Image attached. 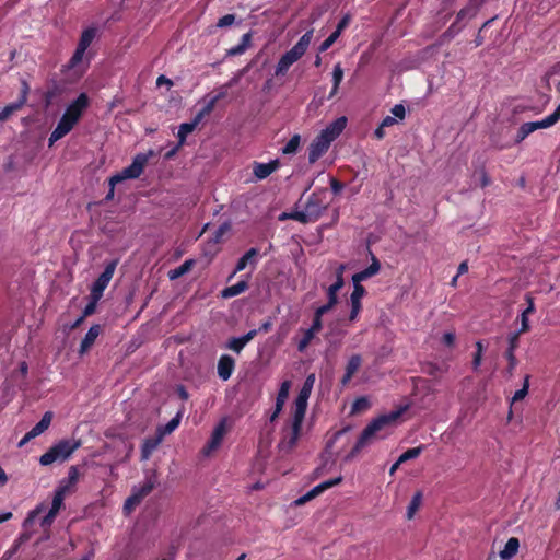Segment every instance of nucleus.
<instances>
[{
    "label": "nucleus",
    "mask_w": 560,
    "mask_h": 560,
    "mask_svg": "<svg viewBox=\"0 0 560 560\" xmlns=\"http://www.w3.org/2000/svg\"><path fill=\"white\" fill-rule=\"evenodd\" d=\"M527 393H528V376L525 380L524 386L514 393L513 401L523 399L527 395Z\"/></svg>",
    "instance_id": "obj_55"
},
{
    "label": "nucleus",
    "mask_w": 560,
    "mask_h": 560,
    "mask_svg": "<svg viewBox=\"0 0 560 560\" xmlns=\"http://www.w3.org/2000/svg\"><path fill=\"white\" fill-rule=\"evenodd\" d=\"M225 93L224 92H221L219 93L218 95L213 96L203 107L202 109H200L196 116L194 117L198 122H201V120L210 115L212 113V110L214 109L215 107V104L219 102V100H221L222 97H224Z\"/></svg>",
    "instance_id": "obj_31"
},
{
    "label": "nucleus",
    "mask_w": 560,
    "mask_h": 560,
    "mask_svg": "<svg viewBox=\"0 0 560 560\" xmlns=\"http://www.w3.org/2000/svg\"><path fill=\"white\" fill-rule=\"evenodd\" d=\"M57 514L48 511V513L42 518L40 526L43 528L49 527L55 521Z\"/></svg>",
    "instance_id": "obj_59"
},
{
    "label": "nucleus",
    "mask_w": 560,
    "mask_h": 560,
    "mask_svg": "<svg viewBox=\"0 0 560 560\" xmlns=\"http://www.w3.org/2000/svg\"><path fill=\"white\" fill-rule=\"evenodd\" d=\"M483 2L485 0H469L467 4L457 12L455 20L460 23L472 20L478 14Z\"/></svg>",
    "instance_id": "obj_16"
},
{
    "label": "nucleus",
    "mask_w": 560,
    "mask_h": 560,
    "mask_svg": "<svg viewBox=\"0 0 560 560\" xmlns=\"http://www.w3.org/2000/svg\"><path fill=\"white\" fill-rule=\"evenodd\" d=\"M481 362H482V353H474V357H472V362H471V365H472V370L475 372H477L481 365Z\"/></svg>",
    "instance_id": "obj_64"
},
{
    "label": "nucleus",
    "mask_w": 560,
    "mask_h": 560,
    "mask_svg": "<svg viewBox=\"0 0 560 560\" xmlns=\"http://www.w3.org/2000/svg\"><path fill=\"white\" fill-rule=\"evenodd\" d=\"M67 490H68V486L58 487V489L55 491L51 508L49 511L58 514L59 510L61 509V506L63 504V500H65Z\"/></svg>",
    "instance_id": "obj_37"
},
{
    "label": "nucleus",
    "mask_w": 560,
    "mask_h": 560,
    "mask_svg": "<svg viewBox=\"0 0 560 560\" xmlns=\"http://www.w3.org/2000/svg\"><path fill=\"white\" fill-rule=\"evenodd\" d=\"M259 250L255 247L248 249L236 262V266L229 277V280L232 279L237 272L244 270L248 265L252 266V269H255L258 262Z\"/></svg>",
    "instance_id": "obj_15"
},
{
    "label": "nucleus",
    "mask_w": 560,
    "mask_h": 560,
    "mask_svg": "<svg viewBox=\"0 0 560 560\" xmlns=\"http://www.w3.org/2000/svg\"><path fill=\"white\" fill-rule=\"evenodd\" d=\"M44 509H45L44 504H40L36 509L31 511L28 513L27 517L25 518L23 526L24 527L31 526L33 524V522L35 521V518L37 517V515H39L44 511Z\"/></svg>",
    "instance_id": "obj_47"
},
{
    "label": "nucleus",
    "mask_w": 560,
    "mask_h": 560,
    "mask_svg": "<svg viewBox=\"0 0 560 560\" xmlns=\"http://www.w3.org/2000/svg\"><path fill=\"white\" fill-rule=\"evenodd\" d=\"M79 479V470L77 466H71L68 471V482L69 485L77 483Z\"/></svg>",
    "instance_id": "obj_60"
},
{
    "label": "nucleus",
    "mask_w": 560,
    "mask_h": 560,
    "mask_svg": "<svg viewBox=\"0 0 560 560\" xmlns=\"http://www.w3.org/2000/svg\"><path fill=\"white\" fill-rule=\"evenodd\" d=\"M194 265H195L194 259H187L177 268L171 269L167 273L170 280H176V279L183 277L184 275H186L187 272H189L191 270Z\"/></svg>",
    "instance_id": "obj_35"
},
{
    "label": "nucleus",
    "mask_w": 560,
    "mask_h": 560,
    "mask_svg": "<svg viewBox=\"0 0 560 560\" xmlns=\"http://www.w3.org/2000/svg\"><path fill=\"white\" fill-rule=\"evenodd\" d=\"M308 396L304 395L303 394H300L298 395L296 399H295V409H294V416H293V421L296 422V424L299 422H303L304 420V417H305V412H306V409H307V401H308Z\"/></svg>",
    "instance_id": "obj_26"
},
{
    "label": "nucleus",
    "mask_w": 560,
    "mask_h": 560,
    "mask_svg": "<svg viewBox=\"0 0 560 560\" xmlns=\"http://www.w3.org/2000/svg\"><path fill=\"white\" fill-rule=\"evenodd\" d=\"M351 310L349 314V320L355 322L359 317V314L362 310V303L360 301H350Z\"/></svg>",
    "instance_id": "obj_48"
},
{
    "label": "nucleus",
    "mask_w": 560,
    "mask_h": 560,
    "mask_svg": "<svg viewBox=\"0 0 560 560\" xmlns=\"http://www.w3.org/2000/svg\"><path fill=\"white\" fill-rule=\"evenodd\" d=\"M95 36L96 28L93 26L88 27L82 32L72 57L69 59L67 65H65V71L72 72L75 78H81L84 74L92 58L91 54L86 52V50Z\"/></svg>",
    "instance_id": "obj_3"
},
{
    "label": "nucleus",
    "mask_w": 560,
    "mask_h": 560,
    "mask_svg": "<svg viewBox=\"0 0 560 560\" xmlns=\"http://www.w3.org/2000/svg\"><path fill=\"white\" fill-rule=\"evenodd\" d=\"M491 180H490V177L487 173V171L485 170V167H481L480 168V186L482 188L487 187L488 185H490Z\"/></svg>",
    "instance_id": "obj_62"
},
{
    "label": "nucleus",
    "mask_w": 560,
    "mask_h": 560,
    "mask_svg": "<svg viewBox=\"0 0 560 560\" xmlns=\"http://www.w3.org/2000/svg\"><path fill=\"white\" fill-rule=\"evenodd\" d=\"M258 334V330H249L241 337H232L229 339L225 348L235 352L241 353L245 346L252 341Z\"/></svg>",
    "instance_id": "obj_18"
},
{
    "label": "nucleus",
    "mask_w": 560,
    "mask_h": 560,
    "mask_svg": "<svg viewBox=\"0 0 560 560\" xmlns=\"http://www.w3.org/2000/svg\"><path fill=\"white\" fill-rule=\"evenodd\" d=\"M252 42V34L246 33L242 36L241 43L228 50V56H240L246 51Z\"/></svg>",
    "instance_id": "obj_36"
},
{
    "label": "nucleus",
    "mask_w": 560,
    "mask_h": 560,
    "mask_svg": "<svg viewBox=\"0 0 560 560\" xmlns=\"http://www.w3.org/2000/svg\"><path fill=\"white\" fill-rule=\"evenodd\" d=\"M226 427L225 421L222 420L213 430L210 440L205 445L202 452L205 455H210L213 451H215L225 435Z\"/></svg>",
    "instance_id": "obj_13"
},
{
    "label": "nucleus",
    "mask_w": 560,
    "mask_h": 560,
    "mask_svg": "<svg viewBox=\"0 0 560 560\" xmlns=\"http://www.w3.org/2000/svg\"><path fill=\"white\" fill-rule=\"evenodd\" d=\"M560 120V104L556 108V110L550 114L549 116L545 117L541 120L538 121H528L521 125V127L517 130V135L515 138V142L520 143L525 138H527L532 132L538 130V129H545L553 126Z\"/></svg>",
    "instance_id": "obj_8"
},
{
    "label": "nucleus",
    "mask_w": 560,
    "mask_h": 560,
    "mask_svg": "<svg viewBox=\"0 0 560 560\" xmlns=\"http://www.w3.org/2000/svg\"><path fill=\"white\" fill-rule=\"evenodd\" d=\"M424 448H425L424 445H419L417 447L408 448L398 457V464H404L410 459H415V458L419 457Z\"/></svg>",
    "instance_id": "obj_38"
},
{
    "label": "nucleus",
    "mask_w": 560,
    "mask_h": 560,
    "mask_svg": "<svg viewBox=\"0 0 560 560\" xmlns=\"http://www.w3.org/2000/svg\"><path fill=\"white\" fill-rule=\"evenodd\" d=\"M329 137L322 130L318 136L311 142L308 147V162L314 164L319 160L329 149L331 144Z\"/></svg>",
    "instance_id": "obj_9"
},
{
    "label": "nucleus",
    "mask_w": 560,
    "mask_h": 560,
    "mask_svg": "<svg viewBox=\"0 0 560 560\" xmlns=\"http://www.w3.org/2000/svg\"><path fill=\"white\" fill-rule=\"evenodd\" d=\"M322 328H323V320L313 317L312 325L308 328V330H311L314 334H318L322 330Z\"/></svg>",
    "instance_id": "obj_63"
},
{
    "label": "nucleus",
    "mask_w": 560,
    "mask_h": 560,
    "mask_svg": "<svg viewBox=\"0 0 560 560\" xmlns=\"http://www.w3.org/2000/svg\"><path fill=\"white\" fill-rule=\"evenodd\" d=\"M54 413L52 411H46L42 419L30 430V433L36 438L44 433L49 427L52 421Z\"/></svg>",
    "instance_id": "obj_27"
},
{
    "label": "nucleus",
    "mask_w": 560,
    "mask_h": 560,
    "mask_svg": "<svg viewBox=\"0 0 560 560\" xmlns=\"http://www.w3.org/2000/svg\"><path fill=\"white\" fill-rule=\"evenodd\" d=\"M279 166H280L279 160H272L269 163L254 162L253 174L258 179H265L269 175H271L275 171H277Z\"/></svg>",
    "instance_id": "obj_21"
},
{
    "label": "nucleus",
    "mask_w": 560,
    "mask_h": 560,
    "mask_svg": "<svg viewBox=\"0 0 560 560\" xmlns=\"http://www.w3.org/2000/svg\"><path fill=\"white\" fill-rule=\"evenodd\" d=\"M28 93L30 85L25 80H22V88L18 101L4 106L0 112V122L5 121L13 113L20 110L26 104Z\"/></svg>",
    "instance_id": "obj_12"
},
{
    "label": "nucleus",
    "mask_w": 560,
    "mask_h": 560,
    "mask_svg": "<svg viewBox=\"0 0 560 560\" xmlns=\"http://www.w3.org/2000/svg\"><path fill=\"white\" fill-rule=\"evenodd\" d=\"M390 112L394 115L395 119L398 118L402 120L406 116V108L402 104H396Z\"/></svg>",
    "instance_id": "obj_56"
},
{
    "label": "nucleus",
    "mask_w": 560,
    "mask_h": 560,
    "mask_svg": "<svg viewBox=\"0 0 560 560\" xmlns=\"http://www.w3.org/2000/svg\"><path fill=\"white\" fill-rule=\"evenodd\" d=\"M342 479H343L342 476H338L336 478H332V479H329V480L320 482L319 485L315 486L313 489L307 491L304 495H302L299 499H296L295 502H294L295 505L300 506V505H303L306 502L315 499L316 497H318L319 494H322L326 490H328V489H330V488H332L335 486L340 485L342 482Z\"/></svg>",
    "instance_id": "obj_11"
},
{
    "label": "nucleus",
    "mask_w": 560,
    "mask_h": 560,
    "mask_svg": "<svg viewBox=\"0 0 560 560\" xmlns=\"http://www.w3.org/2000/svg\"><path fill=\"white\" fill-rule=\"evenodd\" d=\"M316 334L312 332L311 330L306 329L303 334V337L298 342V350L300 352H303L312 342Z\"/></svg>",
    "instance_id": "obj_43"
},
{
    "label": "nucleus",
    "mask_w": 560,
    "mask_h": 560,
    "mask_svg": "<svg viewBox=\"0 0 560 560\" xmlns=\"http://www.w3.org/2000/svg\"><path fill=\"white\" fill-rule=\"evenodd\" d=\"M518 334H510L509 335V347L504 353L505 359L508 360V368L506 373L512 376L513 372L518 363L516 357H515V350L518 347Z\"/></svg>",
    "instance_id": "obj_14"
},
{
    "label": "nucleus",
    "mask_w": 560,
    "mask_h": 560,
    "mask_svg": "<svg viewBox=\"0 0 560 560\" xmlns=\"http://www.w3.org/2000/svg\"><path fill=\"white\" fill-rule=\"evenodd\" d=\"M347 126V118L339 117L328 125L323 131L329 137L331 141L337 139Z\"/></svg>",
    "instance_id": "obj_24"
},
{
    "label": "nucleus",
    "mask_w": 560,
    "mask_h": 560,
    "mask_svg": "<svg viewBox=\"0 0 560 560\" xmlns=\"http://www.w3.org/2000/svg\"><path fill=\"white\" fill-rule=\"evenodd\" d=\"M456 340L455 332L446 331L442 336V342L447 347H453Z\"/></svg>",
    "instance_id": "obj_58"
},
{
    "label": "nucleus",
    "mask_w": 560,
    "mask_h": 560,
    "mask_svg": "<svg viewBox=\"0 0 560 560\" xmlns=\"http://www.w3.org/2000/svg\"><path fill=\"white\" fill-rule=\"evenodd\" d=\"M315 374H310L306 376L304 383H303V386L302 388L300 389V394H303L306 395V396H311V393H312V389H313V386L315 384Z\"/></svg>",
    "instance_id": "obj_45"
},
{
    "label": "nucleus",
    "mask_w": 560,
    "mask_h": 560,
    "mask_svg": "<svg viewBox=\"0 0 560 560\" xmlns=\"http://www.w3.org/2000/svg\"><path fill=\"white\" fill-rule=\"evenodd\" d=\"M200 122H198L195 118L189 121V122H183L179 125V128H178V132H177V138H178V147H183L185 141H186V138L189 133H191L196 128L197 126L199 125Z\"/></svg>",
    "instance_id": "obj_30"
},
{
    "label": "nucleus",
    "mask_w": 560,
    "mask_h": 560,
    "mask_svg": "<svg viewBox=\"0 0 560 560\" xmlns=\"http://www.w3.org/2000/svg\"><path fill=\"white\" fill-rule=\"evenodd\" d=\"M330 188L335 195H338L345 188V184L342 182H340L339 179L331 177L330 178Z\"/></svg>",
    "instance_id": "obj_57"
},
{
    "label": "nucleus",
    "mask_w": 560,
    "mask_h": 560,
    "mask_svg": "<svg viewBox=\"0 0 560 560\" xmlns=\"http://www.w3.org/2000/svg\"><path fill=\"white\" fill-rule=\"evenodd\" d=\"M225 93L224 92H221L219 93L218 95L213 96L203 107L202 109H200L196 116L194 117L198 122H201V120L210 115L212 113V110L214 109L215 107V104L219 102V100H221L222 97H224Z\"/></svg>",
    "instance_id": "obj_32"
},
{
    "label": "nucleus",
    "mask_w": 560,
    "mask_h": 560,
    "mask_svg": "<svg viewBox=\"0 0 560 560\" xmlns=\"http://www.w3.org/2000/svg\"><path fill=\"white\" fill-rule=\"evenodd\" d=\"M301 138L299 135H294L282 148L283 154H293L300 147Z\"/></svg>",
    "instance_id": "obj_41"
},
{
    "label": "nucleus",
    "mask_w": 560,
    "mask_h": 560,
    "mask_svg": "<svg viewBox=\"0 0 560 560\" xmlns=\"http://www.w3.org/2000/svg\"><path fill=\"white\" fill-rule=\"evenodd\" d=\"M520 548V540L516 537H511L506 541L503 550L500 551V557L504 560H509L514 557Z\"/></svg>",
    "instance_id": "obj_33"
},
{
    "label": "nucleus",
    "mask_w": 560,
    "mask_h": 560,
    "mask_svg": "<svg viewBox=\"0 0 560 560\" xmlns=\"http://www.w3.org/2000/svg\"><path fill=\"white\" fill-rule=\"evenodd\" d=\"M421 500H422L421 492L415 493V495L412 497V499L408 505V510H407V517L409 520L413 517L415 513L419 509V506L421 504Z\"/></svg>",
    "instance_id": "obj_42"
},
{
    "label": "nucleus",
    "mask_w": 560,
    "mask_h": 560,
    "mask_svg": "<svg viewBox=\"0 0 560 560\" xmlns=\"http://www.w3.org/2000/svg\"><path fill=\"white\" fill-rule=\"evenodd\" d=\"M525 301L527 303V307L522 312L525 315H530L535 312V303L534 299L530 294L525 295Z\"/></svg>",
    "instance_id": "obj_61"
},
{
    "label": "nucleus",
    "mask_w": 560,
    "mask_h": 560,
    "mask_svg": "<svg viewBox=\"0 0 560 560\" xmlns=\"http://www.w3.org/2000/svg\"><path fill=\"white\" fill-rule=\"evenodd\" d=\"M289 388H290V382L289 381H284L282 384H281V387L278 392V396H277V401H280L281 402H285L287 398H288V395H289Z\"/></svg>",
    "instance_id": "obj_49"
},
{
    "label": "nucleus",
    "mask_w": 560,
    "mask_h": 560,
    "mask_svg": "<svg viewBox=\"0 0 560 560\" xmlns=\"http://www.w3.org/2000/svg\"><path fill=\"white\" fill-rule=\"evenodd\" d=\"M150 490H151V487L143 489V491L141 493H136V494L128 497L124 503V513L126 515H129L136 509V506L140 504L143 495L149 493Z\"/></svg>",
    "instance_id": "obj_29"
},
{
    "label": "nucleus",
    "mask_w": 560,
    "mask_h": 560,
    "mask_svg": "<svg viewBox=\"0 0 560 560\" xmlns=\"http://www.w3.org/2000/svg\"><path fill=\"white\" fill-rule=\"evenodd\" d=\"M104 290H105V271L100 273V276L97 277L96 281L94 282V284L92 287V290L90 293V301L85 305V307L82 312L83 317L86 318L88 316L94 314V312L96 310V304L100 301V299L102 298Z\"/></svg>",
    "instance_id": "obj_10"
},
{
    "label": "nucleus",
    "mask_w": 560,
    "mask_h": 560,
    "mask_svg": "<svg viewBox=\"0 0 560 560\" xmlns=\"http://www.w3.org/2000/svg\"><path fill=\"white\" fill-rule=\"evenodd\" d=\"M82 443L79 439H63L55 443L46 453L39 457V464L43 466L51 465L55 462L67 460Z\"/></svg>",
    "instance_id": "obj_7"
},
{
    "label": "nucleus",
    "mask_w": 560,
    "mask_h": 560,
    "mask_svg": "<svg viewBox=\"0 0 560 560\" xmlns=\"http://www.w3.org/2000/svg\"><path fill=\"white\" fill-rule=\"evenodd\" d=\"M529 315L521 314V328L517 331H514L513 334H518V338L522 334H525L529 330Z\"/></svg>",
    "instance_id": "obj_54"
},
{
    "label": "nucleus",
    "mask_w": 560,
    "mask_h": 560,
    "mask_svg": "<svg viewBox=\"0 0 560 560\" xmlns=\"http://www.w3.org/2000/svg\"><path fill=\"white\" fill-rule=\"evenodd\" d=\"M301 428H302L301 422H299L296 424L295 421H292L290 435L288 438H284L279 444V447L281 451H284L288 453V452H291L295 447L299 436H300Z\"/></svg>",
    "instance_id": "obj_22"
},
{
    "label": "nucleus",
    "mask_w": 560,
    "mask_h": 560,
    "mask_svg": "<svg viewBox=\"0 0 560 560\" xmlns=\"http://www.w3.org/2000/svg\"><path fill=\"white\" fill-rule=\"evenodd\" d=\"M313 32V30H310L304 33L299 42L290 50L281 56L277 63L275 75H284L290 67L303 57L312 42Z\"/></svg>",
    "instance_id": "obj_6"
},
{
    "label": "nucleus",
    "mask_w": 560,
    "mask_h": 560,
    "mask_svg": "<svg viewBox=\"0 0 560 560\" xmlns=\"http://www.w3.org/2000/svg\"><path fill=\"white\" fill-rule=\"evenodd\" d=\"M102 331L101 325H93L90 327L89 331L86 332L85 337L81 341L80 346V353H85L94 343L96 338L100 336Z\"/></svg>",
    "instance_id": "obj_25"
},
{
    "label": "nucleus",
    "mask_w": 560,
    "mask_h": 560,
    "mask_svg": "<svg viewBox=\"0 0 560 560\" xmlns=\"http://www.w3.org/2000/svg\"><path fill=\"white\" fill-rule=\"evenodd\" d=\"M184 408H182L174 418H172L164 427L159 428L158 434L162 438L166 434H171L174 430H176L180 423L183 417Z\"/></svg>",
    "instance_id": "obj_34"
},
{
    "label": "nucleus",
    "mask_w": 560,
    "mask_h": 560,
    "mask_svg": "<svg viewBox=\"0 0 560 560\" xmlns=\"http://www.w3.org/2000/svg\"><path fill=\"white\" fill-rule=\"evenodd\" d=\"M346 270V266L340 264L335 271L336 280L335 282L328 287L327 289V299L331 302L338 303V292L345 285L343 272Z\"/></svg>",
    "instance_id": "obj_17"
},
{
    "label": "nucleus",
    "mask_w": 560,
    "mask_h": 560,
    "mask_svg": "<svg viewBox=\"0 0 560 560\" xmlns=\"http://www.w3.org/2000/svg\"><path fill=\"white\" fill-rule=\"evenodd\" d=\"M163 438L159 434L152 438H148L143 441L141 446V459L148 460L152 453L158 448Z\"/></svg>",
    "instance_id": "obj_23"
},
{
    "label": "nucleus",
    "mask_w": 560,
    "mask_h": 560,
    "mask_svg": "<svg viewBox=\"0 0 560 560\" xmlns=\"http://www.w3.org/2000/svg\"><path fill=\"white\" fill-rule=\"evenodd\" d=\"M400 416L399 411H393L389 415H382L375 419H373L361 432L355 444L351 448V451L346 456V460H351L354 458L368 444H370L374 439H383L385 435H381L380 433L389 424L395 422L397 418Z\"/></svg>",
    "instance_id": "obj_2"
},
{
    "label": "nucleus",
    "mask_w": 560,
    "mask_h": 560,
    "mask_svg": "<svg viewBox=\"0 0 560 560\" xmlns=\"http://www.w3.org/2000/svg\"><path fill=\"white\" fill-rule=\"evenodd\" d=\"M236 15L235 14H226L220 18L217 22L218 27H226L232 25L235 22Z\"/></svg>",
    "instance_id": "obj_53"
},
{
    "label": "nucleus",
    "mask_w": 560,
    "mask_h": 560,
    "mask_svg": "<svg viewBox=\"0 0 560 560\" xmlns=\"http://www.w3.org/2000/svg\"><path fill=\"white\" fill-rule=\"evenodd\" d=\"M326 189L314 191L310 195L304 209L293 212L290 217L301 223L315 222L328 208L329 202L326 200Z\"/></svg>",
    "instance_id": "obj_5"
},
{
    "label": "nucleus",
    "mask_w": 560,
    "mask_h": 560,
    "mask_svg": "<svg viewBox=\"0 0 560 560\" xmlns=\"http://www.w3.org/2000/svg\"><path fill=\"white\" fill-rule=\"evenodd\" d=\"M381 270V262L374 254L371 253V265L365 269L352 276V282H362L377 275Z\"/></svg>",
    "instance_id": "obj_20"
},
{
    "label": "nucleus",
    "mask_w": 560,
    "mask_h": 560,
    "mask_svg": "<svg viewBox=\"0 0 560 560\" xmlns=\"http://www.w3.org/2000/svg\"><path fill=\"white\" fill-rule=\"evenodd\" d=\"M343 79V69L340 63L335 65L332 70V84L340 85Z\"/></svg>",
    "instance_id": "obj_51"
},
{
    "label": "nucleus",
    "mask_w": 560,
    "mask_h": 560,
    "mask_svg": "<svg viewBox=\"0 0 560 560\" xmlns=\"http://www.w3.org/2000/svg\"><path fill=\"white\" fill-rule=\"evenodd\" d=\"M218 375L222 381H228L234 370H235V360L230 354H222L218 361Z\"/></svg>",
    "instance_id": "obj_19"
},
{
    "label": "nucleus",
    "mask_w": 560,
    "mask_h": 560,
    "mask_svg": "<svg viewBox=\"0 0 560 560\" xmlns=\"http://www.w3.org/2000/svg\"><path fill=\"white\" fill-rule=\"evenodd\" d=\"M338 32H332L319 46V51H326L339 37Z\"/></svg>",
    "instance_id": "obj_50"
},
{
    "label": "nucleus",
    "mask_w": 560,
    "mask_h": 560,
    "mask_svg": "<svg viewBox=\"0 0 560 560\" xmlns=\"http://www.w3.org/2000/svg\"><path fill=\"white\" fill-rule=\"evenodd\" d=\"M155 155L156 154L153 150H149L147 153H138L129 166L122 168L121 172L112 176L108 182L109 188L107 190V200L113 198L114 188L117 184L124 182L125 179H136L140 177L145 165L149 163L150 158Z\"/></svg>",
    "instance_id": "obj_4"
},
{
    "label": "nucleus",
    "mask_w": 560,
    "mask_h": 560,
    "mask_svg": "<svg viewBox=\"0 0 560 560\" xmlns=\"http://www.w3.org/2000/svg\"><path fill=\"white\" fill-rule=\"evenodd\" d=\"M370 407V401L366 397H359L352 405V412H361Z\"/></svg>",
    "instance_id": "obj_46"
},
{
    "label": "nucleus",
    "mask_w": 560,
    "mask_h": 560,
    "mask_svg": "<svg viewBox=\"0 0 560 560\" xmlns=\"http://www.w3.org/2000/svg\"><path fill=\"white\" fill-rule=\"evenodd\" d=\"M90 100L85 93H81L66 108L63 115L58 121L56 128L50 133L48 145L52 147L55 142L68 135L78 124L83 113L89 107Z\"/></svg>",
    "instance_id": "obj_1"
},
{
    "label": "nucleus",
    "mask_w": 560,
    "mask_h": 560,
    "mask_svg": "<svg viewBox=\"0 0 560 560\" xmlns=\"http://www.w3.org/2000/svg\"><path fill=\"white\" fill-rule=\"evenodd\" d=\"M362 364V358L360 354H353L348 360L346 365V373L354 375Z\"/></svg>",
    "instance_id": "obj_40"
},
{
    "label": "nucleus",
    "mask_w": 560,
    "mask_h": 560,
    "mask_svg": "<svg viewBox=\"0 0 560 560\" xmlns=\"http://www.w3.org/2000/svg\"><path fill=\"white\" fill-rule=\"evenodd\" d=\"M465 24L460 25V22L455 20L450 27L441 35V39L443 42H448L453 39L456 35H458L464 28Z\"/></svg>",
    "instance_id": "obj_39"
},
{
    "label": "nucleus",
    "mask_w": 560,
    "mask_h": 560,
    "mask_svg": "<svg viewBox=\"0 0 560 560\" xmlns=\"http://www.w3.org/2000/svg\"><path fill=\"white\" fill-rule=\"evenodd\" d=\"M249 288L247 280H241L237 283L226 287L221 291V296L223 299H231L236 295L242 294Z\"/></svg>",
    "instance_id": "obj_28"
},
{
    "label": "nucleus",
    "mask_w": 560,
    "mask_h": 560,
    "mask_svg": "<svg viewBox=\"0 0 560 560\" xmlns=\"http://www.w3.org/2000/svg\"><path fill=\"white\" fill-rule=\"evenodd\" d=\"M366 294L365 288L361 284V282H353V291L350 295V301H360Z\"/></svg>",
    "instance_id": "obj_44"
},
{
    "label": "nucleus",
    "mask_w": 560,
    "mask_h": 560,
    "mask_svg": "<svg viewBox=\"0 0 560 560\" xmlns=\"http://www.w3.org/2000/svg\"><path fill=\"white\" fill-rule=\"evenodd\" d=\"M229 230V225L226 223L219 226V229L215 231L213 237L210 240V243L217 245L221 242L222 236L226 233Z\"/></svg>",
    "instance_id": "obj_52"
}]
</instances>
